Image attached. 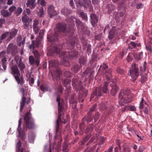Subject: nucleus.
<instances>
[{"mask_svg":"<svg viewBox=\"0 0 152 152\" xmlns=\"http://www.w3.org/2000/svg\"><path fill=\"white\" fill-rule=\"evenodd\" d=\"M133 56V53H129L126 59L128 62H131L132 60V56Z\"/></svg>","mask_w":152,"mask_h":152,"instance_id":"nucleus-46","label":"nucleus"},{"mask_svg":"<svg viewBox=\"0 0 152 152\" xmlns=\"http://www.w3.org/2000/svg\"><path fill=\"white\" fill-rule=\"evenodd\" d=\"M20 70L21 72L24 71V69L26 67V66L24 63L22 62L19 63L18 64Z\"/></svg>","mask_w":152,"mask_h":152,"instance_id":"nucleus-41","label":"nucleus"},{"mask_svg":"<svg viewBox=\"0 0 152 152\" xmlns=\"http://www.w3.org/2000/svg\"><path fill=\"white\" fill-rule=\"evenodd\" d=\"M40 89L43 91H45L48 90V88L45 85H41L40 86Z\"/></svg>","mask_w":152,"mask_h":152,"instance_id":"nucleus-63","label":"nucleus"},{"mask_svg":"<svg viewBox=\"0 0 152 152\" xmlns=\"http://www.w3.org/2000/svg\"><path fill=\"white\" fill-rule=\"evenodd\" d=\"M48 10L50 18H52L57 15L56 11L55 10V7L52 5H50L48 6Z\"/></svg>","mask_w":152,"mask_h":152,"instance_id":"nucleus-16","label":"nucleus"},{"mask_svg":"<svg viewBox=\"0 0 152 152\" xmlns=\"http://www.w3.org/2000/svg\"><path fill=\"white\" fill-rule=\"evenodd\" d=\"M91 22L93 27L95 26L96 24L98 22V17L97 15L94 13H92L90 15Z\"/></svg>","mask_w":152,"mask_h":152,"instance_id":"nucleus-19","label":"nucleus"},{"mask_svg":"<svg viewBox=\"0 0 152 152\" xmlns=\"http://www.w3.org/2000/svg\"><path fill=\"white\" fill-rule=\"evenodd\" d=\"M80 68V65H77L74 66L72 68V70L75 72L76 73L78 72Z\"/></svg>","mask_w":152,"mask_h":152,"instance_id":"nucleus-45","label":"nucleus"},{"mask_svg":"<svg viewBox=\"0 0 152 152\" xmlns=\"http://www.w3.org/2000/svg\"><path fill=\"white\" fill-rule=\"evenodd\" d=\"M96 146L94 145L93 147L91 148H86L84 152H92L95 149Z\"/></svg>","mask_w":152,"mask_h":152,"instance_id":"nucleus-54","label":"nucleus"},{"mask_svg":"<svg viewBox=\"0 0 152 152\" xmlns=\"http://www.w3.org/2000/svg\"><path fill=\"white\" fill-rule=\"evenodd\" d=\"M29 18L26 15H24L22 17V20L23 23L28 22Z\"/></svg>","mask_w":152,"mask_h":152,"instance_id":"nucleus-44","label":"nucleus"},{"mask_svg":"<svg viewBox=\"0 0 152 152\" xmlns=\"http://www.w3.org/2000/svg\"><path fill=\"white\" fill-rule=\"evenodd\" d=\"M23 27L24 29L28 30L29 29V22L23 23Z\"/></svg>","mask_w":152,"mask_h":152,"instance_id":"nucleus-56","label":"nucleus"},{"mask_svg":"<svg viewBox=\"0 0 152 152\" xmlns=\"http://www.w3.org/2000/svg\"><path fill=\"white\" fill-rule=\"evenodd\" d=\"M9 34V32H6L2 34L1 36V40L4 39L6 38L7 37Z\"/></svg>","mask_w":152,"mask_h":152,"instance_id":"nucleus-60","label":"nucleus"},{"mask_svg":"<svg viewBox=\"0 0 152 152\" xmlns=\"http://www.w3.org/2000/svg\"><path fill=\"white\" fill-rule=\"evenodd\" d=\"M41 40L39 38H37L35 42V47L38 48L39 47V45L41 43Z\"/></svg>","mask_w":152,"mask_h":152,"instance_id":"nucleus-55","label":"nucleus"},{"mask_svg":"<svg viewBox=\"0 0 152 152\" xmlns=\"http://www.w3.org/2000/svg\"><path fill=\"white\" fill-rule=\"evenodd\" d=\"M18 30L15 28L12 29L11 31L9 33L10 36L11 38H13L17 34Z\"/></svg>","mask_w":152,"mask_h":152,"instance_id":"nucleus-37","label":"nucleus"},{"mask_svg":"<svg viewBox=\"0 0 152 152\" xmlns=\"http://www.w3.org/2000/svg\"><path fill=\"white\" fill-rule=\"evenodd\" d=\"M40 24L38 19H36L33 21V29L35 34L38 33L39 29Z\"/></svg>","mask_w":152,"mask_h":152,"instance_id":"nucleus-15","label":"nucleus"},{"mask_svg":"<svg viewBox=\"0 0 152 152\" xmlns=\"http://www.w3.org/2000/svg\"><path fill=\"white\" fill-rule=\"evenodd\" d=\"M15 60L17 64L22 62V59L18 55H16L15 57Z\"/></svg>","mask_w":152,"mask_h":152,"instance_id":"nucleus-51","label":"nucleus"},{"mask_svg":"<svg viewBox=\"0 0 152 152\" xmlns=\"http://www.w3.org/2000/svg\"><path fill=\"white\" fill-rule=\"evenodd\" d=\"M100 69L102 70L103 73L105 71L107 70L108 68V66L105 64H103L100 66Z\"/></svg>","mask_w":152,"mask_h":152,"instance_id":"nucleus-42","label":"nucleus"},{"mask_svg":"<svg viewBox=\"0 0 152 152\" xmlns=\"http://www.w3.org/2000/svg\"><path fill=\"white\" fill-rule=\"evenodd\" d=\"M94 127V124H89L86 130L85 133L87 134L88 133H90L93 131Z\"/></svg>","mask_w":152,"mask_h":152,"instance_id":"nucleus-28","label":"nucleus"},{"mask_svg":"<svg viewBox=\"0 0 152 152\" xmlns=\"http://www.w3.org/2000/svg\"><path fill=\"white\" fill-rule=\"evenodd\" d=\"M24 129H34L35 128V125L34 120L32 117L30 112H27L25 114L24 116Z\"/></svg>","mask_w":152,"mask_h":152,"instance_id":"nucleus-7","label":"nucleus"},{"mask_svg":"<svg viewBox=\"0 0 152 152\" xmlns=\"http://www.w3.org/2000/svg\"><path fill=\"white\" fill-rule=\"evenodd\" d=\"M35 0H28L26 3L27 7H29L31 9H34L36 6V4L35 3Z\"/></svg>","mask_w":152,"mask_h":152,"instance_id":"nucleus-22","label":"nucleus"},{"mask_svg":"<svg viewBox=\"0 0 152 152\" xmlns=\"http://www.w3.org/2000/svg\"><path fill=\"white\" fill-rule=\"evenodd\" d=\"M85 124L84 122H82L79 124V130L80 132L83 131L85 128Z\"/></svg>","mask_w":152,"mask_h":152,"instance_id":"nucleus-59","label":"nucleus"},{"mask_svg":"<svg viewBox=\"0 0 152 152\" xmlns=\"http://www.w3.org/2000/svg\"><path fill=\"white\" fill-rule=\"evenodd\" d=\"M66 25L64 23H58L56 24V28L55 31L58 33V34L60 35L62 33H64L66 34V35L69 37L70 40L69 41V45L71 46L70 48H73L74 45L75 44L76 42L75 39V38L73 36L70 37L69 35H66L67 31L65 32V31L66 29Z\"/></svg>","mask_w":152,"mask_h":152,"instance_id":"nucleus-3","label":"nucleus"},{"mask_svg":"<svg viewBox=\"0 0 152 152\" xmlns=\"http://www.w3.org/2000/svg\"><path fill=\"white\" fill-rule=\"evenodd\" d=\"M11 73L14 76L18 84L22 86L24 83V79L23 76H20V73L18 66L17 65H13L11 67Z\"/></svg>","mask_w":152,"mask_h":152,"instance_id":"nucleus-8","label":"nucleus"},{"mask_svg":"<svg viewBox=\"0 0 152 152\" xmlns=\"http://www.w3.org/2000/svg\"><path fill=\"white\" fill-rule=\"evenodd\" d=\"M56 101L58 102V119L56 121V134L55 136V138H57L59 136L58 134L60 129V124L61 122L63 123L64 124L66 123L68 118V115H66V118L63 116L64 114V107L63 106L62 103L60 102V98L59 95L57 96Z\"/></svg>","mask_w":152,"mask_h":152,"instance_id":"nucleus-2","label":"nucleus"},{"mask_svg":"<svg viewBox=\"0 0 152 152\" xmlns=\"http://www.w3.org/2000/svg\"><path fill=\"white\" fill-rule=\"evenodd\" d=\"M21 146V143L20 140H19L17 145V149L18 150V152H20L21 148H20Z\"/></svg>","mask_w":152,"mask_h":152,"instance_id":"nucleus-52","label":"nucleus"},{"mask_svg":"<svg viewBox=\"0 0 152 152\" xmlns=\"http://www.w3.org/2000/svg\"><path fill=\"white\" fill-rule=\"evenodd\" d=\"M78 52L76 51L72 50L70 52L68 51L63 52L61 53V57L63 59L62 64L64 66L69 65V63L66 59H77Z\"/></svg>","mask_w":152,"mask_h":152,"instance_id":"nucleus-4","label":"nucleus"},{"mask_svg":"<svg viewBox=\"0 0 152 152\" xmlns=\"http://www.w3.org/2000/svg\"><path fill=\"white\" fill-rule=\"evenodd\" d=\"M70 82L71 80L70 79H65L63 81V84L65 87H66L67 89H70Z\"/></svg>","mask_w":152,"mask_h":152,"instance_id":"nucleus-26","label":"nucleus"},{"mask_svg":"<svg viewBox=\"0 0 152 152\" xmlns=\"http://www.w3.org/2000/svg\"><path fill=\"white\" fill-rule=\"evenodd\" d=\"M1 15L4 17H8L10 16L12 13H10L7 10H3L1 12Z\"/></svg>","mask_w":152,"mask_h":152,"instance_id":"nucleus-36","label":"nucleus"},{"mask_svg":"<svg viewBox=\"0 0 152 152\" xmlns=\"http://www.w3.org/2000/svg\"><path fill=\"white\" fill-rule=\"evenodd\" d=\"M116 72L118 73L121 75L124 74V71L123 69L119 67H118L117 68Z\"/></svg>","mask_w":152,"mask_h":152,"instance_id":"nucleus-61","label":"nucleus"},{"mask_svg":"<svg viewBox=\"0 0 152 152\" xmlns=\"http://www.w3.org/2000/svg\"><path fill=\"white\" fill-rule=\"evenodd\" d=\"M22 119V118H20L19 120L18 127L17 128V130L21 138L22 139H24L25 138V132L23 130H22L21 128Z\"/></svg>","mask_w":152,"mask_h":152,"instance_id":"nucleus-14","label":"nucleus"},{"mask_svg":"<svg viewBox=\"0 0 152 152\" xmlns=\"http://www.w3.org/2000/svg\"><path fill=\"white\" fill-rule=\"evenodd\" d=\"M130 74L134 80H136L139 76V68L136 65H134V66L130 70Z\"/></svg>","mask_w":152,"mask_h":152,"instance_id":"nucleus-12","label":"nucleus"},{"mask_svg":"<svg viewBox=\"0 0 152 152\" xmlns=\"http://www.w3.org/2000/svg\"><path fill=\"white\" fill-rule=\"evenodd\" d=\"M35 41L32 40L31 45L29 46V48L31 50H32L33 51L35 50Z\"/></svg>","mask_w":152,"mask_h":152,"instance_id":"nucleus-47","label":"nucleus"},{"mask_svg":"<svg viewBox=\"0 0 152 152\" xmlns=\"http://www.w3.org/2000/svg\"><path fill=\"white\" fill-rule=\"evenodd\" d=\"M90 137V136L89 135H88L84 137L81 142V144L83 145L85 144V142L88 140Z\"/></svg>","mask_w":152,"mask_h":152,"instance_id":"nucleus-49","label":"nucleus"},{"mask_svg":"<svg viewBox=\"0 0 152 152\" xmlns=\"http://www.w3.org/2000/svg\"><path fill=\"white\" fill-rule=\"evenodd\" d=\"M66 21L68 24L71 27L69 29H67V33L66 35L70 37L74 35V29L72 28V26L74 25V21L76 22V26L79 30L80 31L84 34H89V32L88 28L85 26V24L83 23L79 19L72 17H70L66 18Z\"/></svg>","mask_w":152,"mask_h":152,"instance_id":"nucleus-1","label":"nucleus"},{"mask_svg":"<svg viewBox=\"0 0 152 152\" xmlns=\"http://www.w3.org/2000/svg\"><path fill=\"white\" fill-rule=\"evenodd\" d=\"M7 58H2L1 60V65L4 69L5 70L7 68Z\"/></svg>","mask_w":152,"mask_h":152,"instance_id":"nucleus-32","label":"nucleus"},{"mask_svg":"<svg viewBox=\"0 0 152 152\" xmlns=\"http://www.w3.org/2000/svg\"><path fill=\"white\" fill-rule=\"evenodd\" d=\"M107 8L109 11H113L115 9V7L113 6L111 4L107 5Z\"/></svg>","mask_w":152,"mask_h":152,"instance_id":"nucleus-58","label":"nucleus"},{"mask_svg":"<svg viewBox=\"0 0 152 152\" xmlns=\"http://www.w3.org/2000/svg\"><path fill=\"white\" fill-rule=\"evenodd\" d=\"M72 74L69 71H66L64 72V76L67 77H69L71 76Z\"/></svg>","mask_w":152,"mask_h":152,"instance_id":"nucleus-50","label":"nucleus"},{"mask_svg":"<svg viewBox=\"0 0 152 152\" xmlns=\"http://www.w3.org/2000/svg\"><path fill=\"white\" fill-rule=\"evenodd\" d=\"M83 119V121H85L87 123H88L91 122L93 120V117L91 114L88 113V115L84 116Z\"/></svg>","mask_w":152,"mask_h":152,"instance_id":"nucleus-27","label":"nucleus"},{"mask_svg":"<svg viewBox=\"0 0 152 152\" xmlns=\"http://www.w3.org/2000/svg\"><path fill=\"white\" fill-rule=\"evenodd\" d=\"M49 68H52V69L54 70V72L52 73L53 77H56L57 79H59L62 72L58 67L59 63L58 61L56 60H51L49 61Z\"/></svg>","mask_w":152,"mask_h":152,"instance_id":"nucleus-5","label":"nucleus"},{"mask_svg":"<svg viewBox=\"0 0 152 152\" xmlns=\"http://www.w3.org/2000/svg\"><path fill=\"white\" fill-rule=\"evenodd\" d=\"M143 53L141 52L140 53H133V55L134 57L136 59V60H140L142 58L143 56Z\"/></svg>","mask_w":152,"mask_h":152,"instance_id":"nucleus-29","label":"nucleus"},{"mask_svg":"<svg viewBox=\"0 0 152 152\" xmlns=\"http://www.w3.org/2000/svg\"><path fill=\"white\" fill-rule=\"evenodd\" d=\"M110 86L112 87L110 90V94L112 96H115L117 94L119 89V88L117 85H113L112 84H110Z\"/></svg>","mask_w":152,"mask_h":152,"instance_id":"nucleus-18","label":"nucleus"},{"mask_svg":"<svg viewBox=\"0 0 152 152\" xmlns=\"http://www.w3.org/2000/svg\"><path fill=\"white\" fill-rule=\"evenodd\" d=\"M29 61L31 65H33L36 64V60L33 56H30L28 58Z\"/></svg>","mask_w":152,"mask_h":152,"instance_id":"nucleus-39","label":"nucleus"},{"mask_svg":"<svg viewBox=\"0 0 152 152\" xmlns=\"http://www.w3.org/2000/svg\"><path fill=\"white\" fill-rule=\"evenodd\" d=\"M9 10L10 12V13H11L12 12H14L16 10V7L15 6L13 5L10 7L9 8Z\"/></svg>","mask_w":152,"mask_h":152,"instance_id":"nucleus-64","label":"nucleus"},{"mask_svg":"<svg viewBox=\"0 0 152 152\" xmlns=\"http://www.w3.org/2000/svg\"><path fill=\"white\" fill-rule=\"evenodd\" d=\"M102 91L101 88H96L94 91L91 95V98H93L95 96L96 97L100 96L102 95Z\"/></svg>","mask_w":152,"mask_h":152,"instance_id":"nucleus-17","label":"nucleus"},{"mask_svg":"<svg viewBox=\"0 0 152 152\" xmlns=\"http://www.w3.org/2000/svg\"><path fill=\"white\" fill-rule=\"evenodd\" d=\"M36 59V64L38 66H39L40 61V55L37 50L33 51Z\"/></svg>","mask_w":152,"mask_h":152,"instance_id":"nucleus-20","label":"nucleus"},{"mask_svg":"<svg viewBox=\"0 0 152 152\" xmlns=\"http://www.w3.org/2000/svg\"><path fill=\"white\" fill-rule=\"evenodd\" d=\"M60 37V35L58 33L55 31L54 34H48L47 38L48 40L50 42H56L58 41Z\"/></svg>","mask_w":152,"mask_h":152,"instance_id":"nucleus-11","label":"nucleus"},{"mask_svg":"<svg viewBox=\"0 0 152 152\" xmlns=\"http://www.w3.org/2000/svg\"><path fill=\"white\" fill-rule=\"evenodd\" d=\"M91 5V1L88 0H79V1L76 3L77 7L82 6L85 8H87Z\"/></svg>","mask_w":152,"mask_h":152,"instance_id":"nucleus-13","label":"nucleus"},{"mask_svg":"<svg viewBox=\"0 0 152 152\" xmlns=\"http://www.w3.org/2000/svg\"><path fill=\"white\" fill-rule=\"evenodd\" d=\"M105 75L107 81L112 80V71L111 69H109L107 71H105Z\"/></svg>","mask_w":152,"mask_h":152,"instance_id":"nucleus-21","label":"nucleus"},{"mask_svg":"<svg viewBox=\"0 0 152 152\" xmlns=\"http://www.w3.org/2000/svg\"><path fill=\"white\" fill-rule=\"evenodd\" d=\"M62 49V47L59 45H55L52 47L48 52V54L51 56H53L55 54H59L61 56V50Z\"/></svg>","mask_w":152,"mask_h":152,"instance_id":"nucleus-10","label":"nucleus"},{"mask_svg":"<svg viewBox=\"0 0 152 152\" xmlns=\"http://www.w3.org/2000/svg\"><path fill=\"white\" fill-rule=\"evenodd\" d=\"M23 10L20 7H18L17 8L16 11L15 12V14L17 16L20 14L22 12Z\"/></svg>","mask_w":152,"mask_h":152,"instance_id":"nucleus-48","label":"nucleus"},{"mask_svg":"<svg viewBox=\"0 0 152 152\" xmlns=\"http://www.w3.org/2000/svg\"><path fill=\"white\" fill-rule=\"evenodd\" d=\"M128 45L129 49H132L136 48L137 46L139 47L140 46V44L136 43L134 42H131L128 44Z\"/></svg>","mask_w":152,"mask_h":152,"instance_id":"nucleus-30","label":"nucleus"},{"mask_svg":"<svg viewBox=\"0 0 152 152\" xmlns=\"http://www.w3.org/2000/svg\"><path fill=\"white\" fill-rule=\"evenodd\" d=\"M78 14L83 19L86 21L88 20V18L86 13L84 12H78Z\"/></svg>","mask_w":152,"mask_h":152,"instance_id":"nucleus-33","label":"nucleus"},{"mask_svg":"<svg viewBox=\"0 0 152 152\" xmlns=\"http://www.w3.org/2000/svg\"><path fill=\"white\" fill-rule=\"evenodd\" d=\"M24 91L23 90V96L22 97V98L21 99L20 102V112H22L23 107L25 106L26 103V97L24 96Z\"/></svg>","mask_w":152,"mask_h":152,"instance_id":"nucleus-23","label":"nucleus"},{"mask_svg":"<svg viewBox=\"0 0 152 152\" xmlns=\"http://www.w3.org/2000/svg\"><path fill=\"white\" fill-rule=\"evenodd\" d=\"M79 79L77 78H73L72 80V85L76 88H77V86L78 85ZM80 85V84H79Z\"/></svg>","mask_w":152,"mask_h":152,"instance_id":"nucleus-31","label":"nucleus"},{"mask_svg":"<svg viewBox=\"0 0 152 152\" xmlns=\"http://www.w3.org/2000/svg\"><path fill=\"white\" fill-rule=\"evenodd\" d=\"M108 82H104V83L102 89L103 92L104 93H107L108 91Z\"/></svg>","mask_w":152,"mask_h":152,"instance_id":"nucleus-34","label":"nucleus"},{"mask_svg":"<svg viewBox=\"0 0 152 152\" xmlns=\"http://www.w3.org/2000/svg\"><path fill=\"white\" fill-rule=\"evenodd\" d=\"M6 52L5 51H2L0 52V58H7L5 55Z\"/></svg>","mask_w":152,"mask_h":152,"instance_id":"nucleus-62","label":"nucleus"},{"mask_svg":"<svg viewBox=\"0 0 152 152\" xmlns=\"http://www.w3.org/2000/svg\"><path fill=\"white\" fill-rule=\"evenodd\" d=\"M129 91L128 90H122L120 91L118 95V103L121 106L131 102L132 98L129 96Z\"/></svg>","mask_w":152,"mask_h":152,"instance_id":"nucleus-6","label":"nucleus"},{"mask_svg":"<svg viewBox=\"0 0 152 152\" xmlns=\"http://www.w3.org/2000/svg\"><path fill=\"white\" fill-rule=\"evenodd\" d=\"M146 104V102L145 101H144L143 99L142 98L141 101L140 102L139 105V108L140 110H142L143 109L144 107V104Z\"/></svg>","mask_w":152,"mask_h":152,"instance_id":"nucleus-43","label":"nucleus"},{"mask_svg":"<svg viewBox=\"0 0 152 152\" xmlns=\"http://www.w3.org/2000/svg\"><path fill=\"white\" fill-rule=\"evenodd\" d=\"M97 106V105L96 104H95L93 105L92 107L90 109V110L88 112V113L89 114H91L92 112H93L95 110L96 107Z\"/></svg>","mask_w":152,"mask_h":152,"instance_id":"nucleus-57","label":"nucleus"},{"mask_svg":"<svg viewBox=\"0 0 152 152\" xmlns=\"http://www.w3.org/2000/svg\"><path fill=\"white\" fill-rule=\"evenodd\" d=\"M68 146L66 144L63 145L62 147V151L63 152H68L69 149L68 148Z\"/></svg>","mask_w":152,"mask_h":152,"instance_id":"nucleus-53","label":"nucleus"},{"mask_svg":"<svg viewBox=\"0 0 152 152\" xmlns=\"http://www.w3.org/2000/svg\"><path fill=\"white\" fill-rule=\"evenodd\" d=\"M44 8L43 7H42L39 9V12L38 13V15L40 17L42 18L44 17Z\"/></svg>","mask_w":152,"mask_h":152,"instance_id":"nucleus-40","label":"nucleus"},{"mask_svg":"<svg viewBox=\"0 0 152 152\" xmlns=\"http://www.w3.org/2000/svg\"><path fill=\"white\" fill-rule=\"evenodd\" d=\"M115 27H113L109 32L108 37L109 39H111L113 38L115 34Z\"/></svg>","mask_w":152,"mask_h":152,"instance_id":"nucleus-25","label":"nucleus"},{"mask_svg":"<svg viewBox=\"0 0 152 152\" xmlns=\"http://www.w3.org/2000/svg\"><path fill=\"white\" fill-rule=\"evenodd\" d=\"M18 47L12 43H10L8 46L6 52L9 55L11 54L14 56L18 53Z\"/></svg>","mask_w":152,"mask_h":152,"instance_id":"nucleus-9","label":"nucleus"},{"mask_svg":"<svg viewBox=\"0 0 152 152\" xmlns=\"http://www.w3.org/2000/svg\"><path fill=\"white\" fill-rule=\"evenodd\" d=\"M87 61V60L86 57L81 56L79 58V63L81 64H82L83 65H85Z\"/></svg>","mask_w":152,"mask_h":152,"instance_id":"nucleus-35","label":"nucleus"},{"mask_svg":"<svg viewBox=\"0 0 152 152\" xmlns=\"http://www.w3.org/2000/svg\"><path fill=\"white\" fill-rule=\"evenodd\" d=\"M35 136L33 133H31L28 134V140L31 142H33L34 140Z\"/></svg>","mask_w":152,"mask_h":152,"instance_id":"nucleus-38","label":"nucleus"},{"mask_svg":"<svg viewBox=\"0 0 152 152\" xmlns=\"http://www.w3.org/2000/svg\"><path fill=\"white\" fill-rule=\"evenodd\" d=\"M72 12L71 10L67 8H63L61 11V13L65 15H67L70 14Z\"/></svg>","mask_w":152,"mask_h":152,"instance_id":"nucleus-24","label":"nucleus"}]
</instances>
